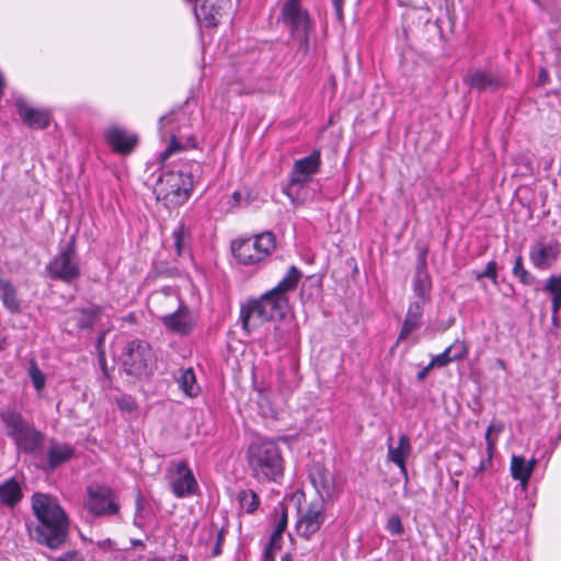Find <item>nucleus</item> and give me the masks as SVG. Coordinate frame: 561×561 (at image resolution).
I'll return each instance as SVG.
<instances>
[{
    "label": "nucleus",
    "mask_w": 561,
    "mask_h": 561,
    "mask_svg": "<svg viewBox=\"0 0 561 561\" xmlns=\"http://www.w3.org/2000/svg\"><path fill=\"white\" fill-rule=\"evenodd\" d=\"M324 506L321 501H313L299 510L296 531L299 536L310 539L324 523Z\"/></svg>",
    "instance_id": "obj_16"
},
{
    "label": "nucleus",
    "mask_w": 561,
    "mask_h": 561,
    "mask_svg": "<svg viewBox=\"0 0 561 561\" xmlns=\"http://www.w3.org/2000/svg\"><path fill=\"white\" fill-rule=\"evenodd\" d=\"M274 529L270 539V549L271 550H279L283 541V533L287 528L288 524V514L287 508L284 504L278 503L275 506L272 515Z\"/></svg>",
    "instance_id": "obj_27"
},
{
    "label": "nucleus",
    "mask_w": 561,
    "mask_h": 561,
    "mask_svg": "<svg viewBox=\"0 0 561 561\" xmlns=\"http://www.w3.org/2000/svg\"><path fill=\"white\" fill-rule=\"evenodd\" d=\"M247 462L251 477L260 483L278 482L284 476L285 461L274 440H253L247 450Z\"/></svg>",
    "instance_id": "obj_4"
},
{
    "label": "nucleus",
    "mask_w": 561,
    "mask_h": 561,
    "mask_svg": "<svg viewBox=\"0 0 561 561\" xmlns=\"http://www.w3.org/2000/svg\"><path fill=\"white\" fill-rule=\"evenodd\" d=\"M32 510L38 519L34 529L35 539L56 550L67 539L68 519L57 500L44 493H35L32 496Z\"/></svg>",
    "instance_id": "obj_2"
},
{
    "label": "nucleus",
    "mask_w": 561,
    "mask_h": 561,
    "mask_svg": "<svg viewBox=\"0 0 561 561\" xmlns=\"http://www.w3.org/2000/svg\"><path fill=\"white\" fill-rule=\"evenodd\" d=\"M393 438L388 439V458L400 468L401 473L407 477L408 471L405 461L411 454L412 446L408 435L403 434L399 437L398 446L392 445Z\"/></svg>",
    "instance_id": "obj_26"
},
{
    "label": "nucleus",
    "mask_w": 561,
    "mask_h": 561,
    "mask_svg": "<svg viewBox=\"0 0 561 561\" xmlns=\"http://www.w3.org/2000/svg\"><path fill=\"white\" fill-rule=\"evenodd\" d=\"M249 203V194L244 196V194L240 191H236L229 201L230 208L247 206Z\"/></svg>",
    "instance_id": "obj_42"
},
{
    "label": "nucleus",
    "mask_w": 561,
    "mask_h": 561,
    "mask_svg": "<svg viewBox=\"0 0 561 561\" xmlns=\"http://www.w3.org/2000/svg\"><path fill=\"white\" fill-rule=\"evenodd\" d=\"M320 167V150H313L309 156L294 162L289 173L288 184L284 188V193L290 198L294 205H300L302 203L300 192L308 186L313 175L319 172Z\"/></svg>",
    "instance_id": "obj_9"
},
{
    "label": "nucleus",
    "mask_w": 561,
    "mask_h": 561,
    "mask_svg": "<svg viewBox=\"0 0 561 561\" xmlns=\"http://www.w3.org/2000/svg\"><path fill=\"white\" fill-rule=\"evenodd\" d=\"M561 255V243L551 237H540L529 247V262L539 271L551 268Z\"/></svg>",
    "instance_id": "obj_13"
},
{
    "label": "nucleus",
    "mask_w": 561,
    "mask_h": 561,
    "mask_svg": "<svg viewBox=\"0 0 561 561\" xmlns=\"http://www.w3.org/2000/svg\"><path fill=\"white\" fill-rule=\"evenodd\" d=\"M549 82V73L546 68H540L538 75V84L545 85Z\"/></svg>",
    "instance_id": "obj_45"
},
{
    "label": "nucleus",
    "mask_w": 561,
    "mask_h": 561,
    "mask_svg": "<svg viewBox=\"0 0 561 561\" xmlns=\"http://www.w3.org/2000/svg\"><path fill=\"white\" fill-rule=\"evenodd\" d=\"M121 362L128 375L142 377L152 371L156 357L148 342L135 339L124 347Z\"/></svg>",
    "instance_id": "obj_11"
},
{
    "label": "nucleus",
    "mask_w": 561,
    "mask_h": 561,
    "mask_svg": "<svg viewBox=\"0 0 561 561\" xmlns=\"http://www.w3.org/2000/svg\"><path fill=\"white\" fill-rule=\"evenodd\" d=\"M496 365H497L501 369H503V370H505V369H506V364H505V362H504L503 359H501V358L496 359Z\"/></svg>",
    "instance_id": "obj_49"
},
{
    "label": "nucleus",
    "mask_w": 561,
    "mask_h": 561,
    "mask_svg": "<svg viewBox=\"0 0 561 561\" xmlns=\"http://www.w3.org/2000/svg\"><path fill=\"white\" fill-rule=\"evenodd\" d=\"M87 507L94 515H113L119 510L114 491L104 484L88 488Z\"/></svg>",
    "instance_id": "obj_14"
},
{
    "label": "nucleus",
    "mask_w": 561,
    "mask_h": 561,
    "mask_svg": "<svg viewBox=\"0 0 561 561\" xmlns=\"http://www.w3.org/2000/svg\"><path fill=\"white\" fill-rule=\"evenodd\" d=\"M448 350H451V356L454 360H459L463 358L468 353V346L463 341H456L450 346H448Z\"/></svg>",
    "instance_id": "obj_41"
},
{
    "label": "nucleus",
    "mask_w": 561,
    "mask_h": 561,
    "mask_svg": "<svg viewBox=\"0 0 561 561\" xmlns=\"http://www.w3.org/2000/svg\"><path fill=\"white\" fill-rule=\"evenodd\" d=\"M543 290L552 296V314L556 317L561 309V275L548 277Z\"/></svg>",
    "instance_id": "obj_32"
},
{
    "label": "nucleus",
    "mask_w": 561,
    "mask_h": 561,
    "mask_svg": "<svg viewBox=\"0 0 561 561\" xmlns=\"http://www.w3.org/2000/svg\"><path fill=\"white\" fill-rule=\"evenodd\" d=\"M28 375L35 389L38 392L42 391L45 387L46 378L34 360H32L30 364Z\"/></svg>",
    "instance_id": "obj_37"
},
{
    "label": "nucleus",
    "mask_w": 561,
    "mask_h": 561,
    "mask_svg": "<svg viewBox=\"0 0 561 561\" xmlns=\"http://www.w3.org/2000/svg\"><path fill=\"white\" fill-rule=\"evenodd\" d=\"M503 424H491L485 432L486 450L489 454H493L496 445L497 436L503 431Z\"/></svg>",
    "instance_id": "obj_36"
},
{
    "label": "nucleus",
    "mask_w": 561,
    "mask_h": 561,
    "mask_svg": "<svg viewBox=\"0 0 561 561\" xmlns=\"http://www.w3.org/2000/svg\"><path fill=\"white\" fill-rule=\"evenodd\" d=\"M115 402L118 405L119 410L123 412L130 413L137 409V403L135 399L128 394H122L119 397H116Z\"/></svg>",
    "instance_id": "obj_38"
},
{
    "label": "nucleus",
    "mask_w": 561,
    "mask_h": 561,
    "mask_svg": "<svg viewBox=\"0 0 561 561\" xmlns=\"http://www.w3.org/2000/svg\"><path fill=\"white\" fill-rule=\"evenodd\" d=\"M282 561H294L290 554H285L282 557Z\"/></svg>",
    "instance_id": "obj_52"
},
{
    "label": "nucleus",
    "mask_w": 561,
    "mask_h": 561,
    "mask_svg": "<svg viewBox=\"0 0 561 561\" xmlns=\"http://www.w3.org/2000/svg\"><path fill=\"white\" fill-rule=\"evenodd\" d=\"M424 12H425V14L422 15V18L425 20L426 23H428L431 21V18L428 16V9L425 8Z\"/></svg>",
    "instance_id": "obj_51"
},
{
    "label": "nucleus",
    "mask_w": 561,
    "mask_h": 561,
    "mask_svg": "<svg viewBox=\"0 0 561 561\" xmlns=\"http://www.w3.org/2000/svg\"><path fill=\"white\" fill-rule=\"evenodd\" d=\"M105 139L108 146L116 152L127 154L136 147L138 138L136 135L118 127L111 126L105 131Z\"/></svg>",
    "instance_id": "obj_21"
},
{
    "label": "nucleus",
    "mask_w": 561,
    "mask_h": 561,
    "mask_svg": "<svg viewBox=\"0 0 561 561\" xmlns=\"http://www.w3.org/2000/svg\"><path fill=\"white\" fill-rule=\"evenodd\" d=\"M172 561H188V560L184 557L179 556L175 559H173Z\"/></svg>",
    "instance_id": "obj_54"
},
{
    "label": "nucleus",
    "mask_w": 561,
    "mask_h": 561,
    "mask_svg": "<svg viewBox=\"0 0 561 561\" xmlns=\"http://www.w3.org/2000/svg\"><path fill=\"white\" fill-rule=\"evenodd\" d=\"M1 420L4 423L7 435L14 440L20 450L35 453L41 448L44 440L43 434L26 422L20 413L2 412Z\"/></svg>",
    "instance_id": "obj_7"
},
{
    "label": "nucleus",
    "mask_w": 561,
    "mask_h": 561,
    "mask_svg": "<svg viewBox=\"0 0 561 561\" xmlns=\"http://www.w3.org/2000/svg\"><path fill=\"white\" fill-rule=\"evenodd\" d=\"M512 272L524 285H531L535 280V277L525 268L520 255L516 257Z\"/></svg>",
    "instance_id": "obj_35"
},
{
    "label": "nucleus",
    "mask_w": 561,
    "mask_h": 561,
    "mask_svg": "<svg viewBox=\"0 0 561 561\" xmlns=\"http://www.w3.org/2000/svg\"><path fill=\"white\" fill-rule=\"evenodd\" d=\"M276 248L275 236L272 232H263L251 238L234 240L231 250L234 257L243 265H253L262 262Z\"/></svg>",
    "instance_id": "obj_8"
},
{
    "label": "nucleus",
    "mask_w": 561,
    "mask_h": 561,
    "mask_svg": "<svg viewBox=\"0 0 561 561\" xmlns=\"http://www.w3.org/2000/svg\"><path fill=\"white\" fill-rule=\"evenodd\" d=\"M15 107L20 118L30 128L44 129L50 124L51 114L48 110L32 107L22 98L15 100Z\"/></svg>",
    "instance_id": "obj_19"
},
{
    "label": "nucleus",
    "mask_w": 561,
    "mask_h": 561,
    "mask_svg": "<svg viewBox=\"0 0 561 561\" xmlns=\"http://www.w3.org/2000/svg\"><path fill=\"white\" fill-rule=\"evenodd\" d=\"M279 330L280 329L278 327H275V334H277Z\"/></svg>",
    "instance_id": "obj_55"
},
{
    "label": "nucleus",
    "mask_w": 561,
    "mask_h": 561,
    "mask_svg": "<svg viewBox=\"0 0 561 561\" xmlns=\"http://www.w3.org/2000/svg\"><path fill=\"white\" fill-rule=\"evenodd\" d=\"M492 455L493 454H489L488 453V458L481 460L480 465L477 467V469L474 471V476H478L481 472H483L484 470H486V469L492 467Z\"/></svg>",
    "instance_id": "obj_44"
},
{
    "label": "nucleus",
    "mask_w": 561,
    "mask_h": 561,
    "mask_svg": "<svg viewBox=\"0 0 561 561\" xmlns=\"http://www.w3.org/2000/svg\"><path fill=\"white\" fill-rule=\"evenodd\" d=\"M433 367H430V364L423 369L421 370L419 374H417V378L419 379H424L426 377V375L428 374V371L432 369Z\"/></svg>",
    "instance_id": "obj_48"
},
{
    "label": "nucleus",
    "mask_w": 561,
    "mask_h": 561,
    "mask_svg": "<svg viewBox=\"0 0 561 561\" xmlns=\"http://www.w3.org/2000/svg\"><path fill=\"white\" fill-rule=\"evenodd\" d=\"M537 466V459L526 460L523 456L513 455L511 457L510 471L514 480L519 481L523 491L528 488L529 479Z\"/></svg>",
    "instance_id": "obj_23"
},
{
    "label": "nucleus",
    "mask_w": 561,
    "mask_h": 561,
    "mask_svg": "<svg viewBox=\"0 0 561 561\" xmlns=\"http://www.w3.org/2000/svg\"><path fill=\"white\" fill-rule=\"evenodd\" d=\"M344 0H333V5L339 18L342 16V8Z\"/></svg>",
    "instance_id": "obj_47"
},
{
    "label": "nucleus",
    "mask_w": 561,
    "mask_h": 561,
    "mask_svg": "<svg viewBox=\"0 0 561 561\" xmlns=\"http://www.w3.org/2000/svg\"><path fill=\"white\" fill-rule=\"evenodd\" d=\"M425 305L422 301H413L409 305L402 328L398 336V343L408 340L410 335L423 324L422 318Z\"/></svg>",
    "instance_id": "obj_24"
},
{
    "label": "nucleus",
    "mask_w": 561,
    "mask_h": 561,
    "mask_svg": "<svg viewBox=\"0 0 561 561\" xmlns=\"http://www.w3.org/2000/svg\"><path fill=\"white\" fill-rule=\"evenodd\" d=\"M73 456L75 448L71 445L51 439L46 450V469L54 471L62 463L69 461Z\"/></svg>",
    "instance_id": "obj_25"
},
{
    "label": "nucleus",
    "mask_w": 561,
    "mask_h": 561,
    "mask_svg": "<svg viewBox=\"0 0 561 561\" xmlns=\"http://www.w3.org/2000/svg\"><path fill=\"white\" fill-rule=\"evenodd\" d=\"M59 561H81L77 552H68L59 558Z\"/></svg>",
    "instance_id": "obj_46"
},
{
    "label": "nucleus",
    "mask_w": 561,
    "mask_h": 561,
    "mask_svg": "<svg viewBox=\"0 0 561 561\" xmlns=\"http://www.w3.org/2000/svg\"><path fill=\"white\" fill-rule=\"evenodd\" d=\"M229 4V0H203L199 5L195 7L194 14L203 26L215 27Z\"/></svg>",
    "instance_id": "obj_20"
},
{
    "label": "nucleus",
    "mask_w": 561,
    "mask_h": 561,
    "mask_svg": "<svg viewBox=\"0 0 561 561\" xmlns=\"http://www.w3.org/2000/svg\"><path fill=\"white\" fill-rule=\"evenodd\" d=\"M0 299L10 312H16L20 308V301L16 297V290L12 283L0 278Z\"/></svg>",
    "instance_id": "obj_30"
},
{
    "label": "nucleus",
    "mask_w": 561,
    "mask_h": 561,
    "mask_svg": "<svg viewBox=\"0 0 561 561\" xmlns=\"http://www.w3.org/2000/svg\"><path fill=\"white\" fill-rule=\"evenodd\" d=\"M497 264L495 261H490L485 268L482 272L476 273V278L479 280L483 277L492 279L493 283H496L497 273H496Z\"/></svg>",
    "instance_id": "obj_40"
},
{
    "label": "nucleus",
    "mask_w": 561,
    "mask_h": 561,
    "mask_svg": "<svg viewBox=\"0 0 561 561\" xmlns=\"http://www.w3.org/2000/svg\"><path fill=\"white\" fill-rule=\"evenodd\" d=\"M451 362H455L451 356V350H448L447 347L443 353L432 358L430 362V367H444Z\"/></svg>",
    "instance_id": "obj_39"
},
{
    "label": "nucleus",
    "mask_w": 561,
    "mask_h": 561,
    "mask_svg": "<svg viewBox=\"0 0 561 561\" xmlns=\"http://www.w3.org/2000/svg\"><path fill=\"white\" fill-rule=\"evenodd\" d=\"M178 385L183 393L188 398H195L201 392L193 368L180 369L176 378Z\"/></svg>",
    "instance_id": "obj_28"
},
{
    "label": "nucleus",
    "mask_w": 561,
    "mask_h": 561,
    "mask_svg": "<svg viewBox=\"0 0 561 561\" xmlns=\"http://www.w3.org/2000/svg\"><path fill=\"white\" fill-rule=\"evenodd\" d=\"M100 312V307L92 306L75 311L73 319L76 320L77 327L79 329L87 330L94 325V322L99 318Z\"/></svg>",
    "instance_id": "obj_31"
},
{
    "label": "nucleus",
    "mask_w": 561,
    "mask_h": 561,
    "mask_svg": "<svg viewBox=\"0 0 561 561\" xmlns=\"http://www.w3.org/2000/svg\"><path fill=\"white\" fill-rule=\"evenodd\" d=\"M284 344H285L284 339H283V337H279V339L276 341L275 348H279V347H282Z\"/></svg>",
    "instance_id": "obj_50"
},
{
    "label": "nucleus",
    "mask_w": 561,
    "mask_h": 561,
    "mask_svg": "<svg viewBox=\"0 0 561 561\" xmlns=\"http://www.w3.org/2000/svg\"><path fill=\"white\" fill-rule=\"evenodd\" d=\"M282 18L290 32L291 39L297 43L298 49L307 53L312 22L308 12L301 8L300 0H287L282 8Z\"/></svg>",
    "instance_id": "obj_10"
},
{
    "label": "nucleus",
    "mask_w": 561,
    "mask_h": 561,
    "mask_svg": "<svg viewBox=\"0 0 561 561\" xmlns=\"http://www.w3.org/2000/svg\"><path fill=\"white\" fill-rule=\"evenodd\" d=\"M22 499L20 483L13 479H9L0 484V501L8 506L13 507Z\"/></svg>",
    "instance_id": "obj_29"
},
{
    "label": "nucleus",
    "mask_w": 561,
    "mask_h": 561,
    "mask_svg": "<svg viewBox=\"0 0 561 561\" xmlns=\"http://www.w3.org/2000/svg\"><path fill=\"white\" fill-rule=\"evenodd\" d=\"M173 237V247L175 249L176 254L182 255L190 245L191 241V231L190 228L184 225V222H180L178 227L172 232Z\"/></svg>",
    "instance_id": "obj_33"
},
{
    "label": "nucleus",
    "mask_w": 561,
    "mask_h": 561,
    "mask_svg": "<svg viewBox=\"0 0 561 561\" xmlns=\"http://www.w3.org/2000/svg\"><path fill=\"white\" fill-rule=\"evenodd\" d=\"M219 553H220V546H219V545H217V546H216V548L214 549L213 554H214V556H218Z\"/></svg>",
    "instance_id": "obj_53"
},
{
    "label": "nucleus",
    "mask_w": 561,
    "mask_h": 561,
    "mask_svg": "<svg viewBox=\"0 0 561 561\" xmlns=\"http://www.w3.org/2000/svg\"><path fill=\"white\" fill-rule=\"evenodd\" d=\"M463 83L479 92L495 91L504 87V80L500 73L482 68L469 70L463 76Z\"/></svg>",
    "instance_id": "obj_17"
},
{
    "label": "nucleus",
    "mask_w": 561,
    "mask_h": 561,
    "mask_svg": "<svg viewBox=\"0 0 561 561\" xmlns=\"http://www.w3.org/2000/svg\"><path fill=\"white\" fill-rule=\"evenodd\" d=\"M152 561H165V560H163V559H154Z\"/></svg>",
    "instance_id": "obj_56"
},
{
    "label": "nucleus",
    "mask_w": 561,
    "mask_h": 561,
    "mask_svg": "<svg viewBox=\"0 0 561 561\" xmlns=\"http://www.w3.org/2000/svg\"><path fill=\"white\" fill-rule=\"evenodd\" d=\"M387 529L392 535H400L403 533V526L398 515H392L387 522Z\"/></svg>",
    "instance_id": "obj_43"
},
{
    "label": "nucleus",
    "mask_w": 561,
    "mask_h": 561,
    "mask_svg": "<svg viewBox=\"0 0 561 561\" xmlns=\"http://www.w3.org/2000/svg\"><path fill=\"white\" fill-rule=\"evenodd\" d=\"M432 278L426 268V257L422 255L419 260L415 276L413 278V293L416 296L415 301H422L426 305L431 300Z\"/></svg>",
    "instance_id": "obj_22"
},
{
    "label": "nucleus",
    "mask_w": 561,
    "mask_h": 561,
    "mask_svg": "<svg viewBox=\"0 0 561 561\" xmlns=\"http://www.w3.org/2000/svg\"><path fill=\"white\" fill-rule=\"evenodd\" d=\"M201 175L202 164L197 161H188L178 170L164 172L156 186L158 199H163L171 207L183 205L191 195L195 180Z\"/></svg>",
    "instance_id": "obj_5"
},
{
    "label": "nucleus",
    "mask_w": 561,
    "mask_h": 561,
    "mask_svg": "<svg viewBox=\"0 0 561 561\" xmlns=\"http://www.w3.org/2000/svg\"><path fill=\"white\" fill-rule=\"evenodd\" d=\"M301 277L300 271L291 266L279 283L259 299L249 300L241 307L242 328L251 332L263 323L283 319L288 310L287 294L296 289Z\"/></svg>",
    "instance_id": "obj_1"
},
{
    "label": "nucleus",
    "mask_w": 561,
    "mask_h": 561,
    "mask_svg": "<svg viewBox=\"0 0 561 561\" xmlns=\"http://www.w3.org/2000/svg\"><path fill=\"white\" fill-rule=\"evenodd\" d=\"M238 502L240 508L248 513H254L260 506L259 495L253 490H242L238 493Z\"/></svg>",
    "instance_id": "obj_34"
},
{
    "label": "nucleus",
    "mask_w": 561,
    "mask_h": 561,
    "mask_svg": "<svg viewBox=\"0 0 561 561\" xmlns=\"http://www.w3.org/2000/svg\"><path fill=\"white\" fill-rule=\"evenodd\" d=\"M193 128L194 122L184 110L170 112L160 118V138L165 140L169 137L165 149L158 154L161 164L175 153L197 148V137Z\"/></svg>",
    "instance_id": "obj_3"
},
{
    "label": "nucleus",
    "mask_w": 561,
    "mask_h": 561,
    "mask_svg": "<svg viewBox=\"0 0 561 561\" xmlns=\"http://www.w3.org/2000/svg\"><path fill=\"white\" fill-rule=\"evenodd\" d=\"M153 300L161 306L175 307L173 312L162 314V324L171 332L179 335L188 334L195 327V319L187 306H185L176 290L164 288L153 296Z\"/></svg>",
    "instance_id": "obj_6"
},
{
    "label": "nucleus",
    "mask_w": 561,
    "mask_h": 561,
    "mask_svg": "<svg viewBox=\"0 0 561 561\" xmlns=\"http://www.w3.org/2000/svg\"><path fill=\"white\" fill-rule=\"evenodd\" d=\"M308 477L321 502L332 497L335 490L334 478L322 463H311L308 469Z\"/></svg>",
    "instance_id": "obj_18"
},
{
    "label": "nucleus",
    "mask_w": 561,
    "mask_h": 561,
    "mask_svg": "<svg viewBox=\"0 0 561 561\" xmlns=\"http://www.w3.org/2000/svg\"><path fill=\"white\" fill-rule=\"evenodd\" d=\"M48 274L51 278L64 282H72L80 276V268L75 257V244L69 243L53 261L47 265Z\"/></svg>",
    "instance_id": "obj_15"
},
{
    "label": "nucleus",
    "mask_w": 561,
    "mask_h": 561,
    "mask_svg": "<svg viewBox=\"0 0 561 561\" xmlns=\"http://www.w3.org/2000/svg\"><path fill=\"white\" fill-rule=\"evenodd\" d=\"M237 1L239 2L240 0H237Z\"/></svg>",
    "instance_id": "obj_57"
},
{
    "label": "nucleus",
    "mask_w": 561,
    "mask_h": 561,
    "mask_svg": "<svg viewBox=\"0 0 561 561\" xmlns=\"http://www.w3.org/2000/svg\"><path fill=\"white\" fill-rule=\"evenodd\" d=\"M169 486L178 499L190 497L198 491L196 478L185 460L172 461L167 470Z\"/></svg>",
    "instance_id": "obj_12"
}]
</instances>
